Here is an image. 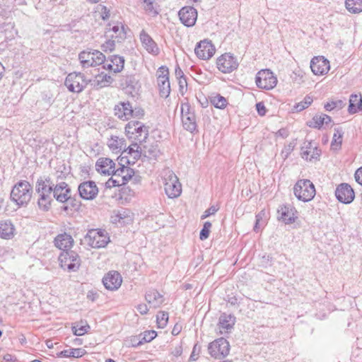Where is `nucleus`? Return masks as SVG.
I'll use <instances>...</instances> for the list:
<instances>
[{
  "mask_svg": "<svg viewBox=\"0 0 362 362\" xmlns=\"http://www.w3.org/2000/svg\"><path fill=\"white\" fill-rule=\"evenodd\" d=\"M33 192V186L28 181L20 180L13 187L10 199L18 207L26 206L31 199Z\"/></svg>",
  "mask_w": 362,
  "mask_h": 362,
  "instance_id": "1",
  "label": "nucleus"
},
{
  "mask_svg": "<svg viewBox=\"0 0 362 362\" xmlns=\"http://www.w3.org/2000/svg\"><path fill=\"white\" fill-rule=\"evenodd\" d=\"M148 127L141 122L132 120L126 124L125 132L129 139L141 144L146 142L148 136Z\"/></svg>",
  "mask_w": 362,
  "mask_h": 362,
  "instance_id": "2",
  "label": "nucleus"
},
{
  "mask_svg": "<svg viewBox=\"0 0 362 362\" xmlns=\"http://www.w3.org/2000/svg\"><path fill=\"white\" fill-rule=\"evenodd\" d=\"M293 193L296 197L303 202L311 201L316 193L313 183L307 179L299 180L293 187Z\"/></svg>",
  "mask_w": 362,
  "mask_h": 362,
  "instance_id": "3",
  "label": "nucleus"
},
{
  "mask_svg": "<svg viewBox=\"0 0 362 362\" xmlns=\"http://www.w3.org/2000/svg\"><path fill=\"white\" fill-rule=\"evenodd\" d=\"M83 241L93 248H100L107 245L110 238L105 230L91 229L88 231Z\"/></svg>",
  "mask_w": 362,
  "mask_h": 362,
  "instance_id": "4",
  "label": "nucleus"
},
{
  "mask_svg": "<svg viewBox=\"0 0 362 362\" xmlns=\"http://www.w3.org/2000/svg\"><path fill=\"white\" fill-rule=\"evenodd\" d=\"M90 82L85 75L81 72H72L66 77L64 85L72 93H79L82 92Z\"/></svg>",
  "mask_w": 362,
  "mask_h": 362,
  "instance_id": "5",
  "label": "nucleus"
},
{
  "mask_svg": "<svg viewBox=\"0 0 362 362\" xmlns=\"http://www.w3.org/2000/svg\"><path fill=\"white\" fill-rule=\"evenodd\" d=\"M164 189L169 198H175L180 196L182 192L181 184L177 177L171 170H167L164 175Z\"/></svg>",
  "mask_w": 362,
  "mask_h": 362,
  "instance_id": "6",
  "label": "nucleus"
},
{
  "mask_svg": "<svg viewBox=\"0 0 362 362\" xmlns=\"http://www.w3.org/2000/svg\"><path fill=\"white\" fill-rule=\"evenodd\" d=\"M59 262L61 268L64 270L68 269L76 272L81 265L79 255L72 250L62 252L59 256Z\"/></svg>",
  "mask_w": 362,
  "mask_h": 362,
  "instance_id": "7",
  "label": "nucleus"
},
{
  "mask_svg": "<svg viewBox=\"0 0 362 362\" xmlns=\"http://www.w3.org/2000/svg\"><path fill=\"white\" fill-rule=\"evenodd\" d=\"M181 115L184 129L191 133L197 132L196 116L194 110L188 103L182 104Z\"/></svg>",
  "mask_w": 362,
  "mask_h": 362,
  "instance_id": "8",
  "label": "nucleus"
},
{
  "mask_svg": "<svg viewBox=\"0 0 362 362\" xmlns=\"http://www.w3.org/2000/svg\"><path fill=\"white\" fill-rule=\"evenodd\" d=\"M209 354L215 358L226 357L230 351L229 342L224 338H218L211 342L208 346Z\"/></svg>",
  "mask_w": 362,
  "mask_h": 362,
  "instance_id": "9",
  "label": "nucleus"
},
{
  "mask_svg": "<svg viewBox=\"0 0 362 362\" xmlns=\"http://www.w3.org/2000/svg\"><path fill=\"white\" fill-rule=\"evenodd\" d=\"M255 83L259 88L270 90L276 86L277 78L269 69H262L257 74Z\"/></svg>",
  "mask_w": 362,
  "mask_h": 362,
  "instance_id": "10",
  "label": "nucleus"
},
{
  "mask_svg": "<svg viewBox=\"0 0 362 362\" xmlns=\"http://www.w3.org/2000/svg\"><path fill=\"white\" fill-rule=\"evenodd\" d=\"M157 83L160 97L167 98L170 93L169 70L165 66H160L157 71Z\"/></svg>",
  "mask_w": 362,
  "mask_h": 362,
  "instance_id": "11",
  "label": "nucleus"
},
{
  "mask_svg": "<svg viewBox=\"0 0 362 362\" xmlns=\"http://www.w3.org/2000/svg\"><path fill=\"white\" fill-rule=\"evenodd\" d=\"M98 187L93 180L83 181L78 186L79 197L84 200H93L98 196Z\"/></svg>",
  "mask_w": 362,
  "mask_h": 362,
  "instance_id": "12",
  "label": "nucleus"
},
{
  "mask_svg": "<svg viewBox=\"0 0 362 362\" xmlns=\"http://www.w3.org/2000/svg\"><path fill=\"white\" fill-rule=\"evenodd\" d=\"M217 68L223 73H230L238 66L237 59L230 54L226 53L217 59Z\"/></svg>",
  "mask_w": 362,
  "mask_h": 362,
  "instance_id": "13",
  "label": "nucleus"
},
{
  "mask_svg": "<svg viewBox=\"0 0 362 362\" xmlns=\"http://www.w3.org/2000/svg\"><path fill=\"white\" fill-rule=\"evenodd\" d=\"M335 196L339 202L348 204L354 201L355 193L350 185L341 183L336 188Z\"/></svg>",
  "mask_w": 362,
  "mask_h": 362,
  "instance_id": "14",
  "label": "nucleus"
},
{
  "mask_svg": "<svg viewBox=\"0 0 362 362\" xmlns=\"http://www.w3.org/2000/svg\"><path fill=\"white\" fill-rule=\"evenodd\" d=\"M181 23L186 27H192L197 20V11L193 6H184L178 12Z\"/></svg>",
  "mask_w": 362,
  "mask_h": 362,
  "instance_id": "15",
  "label": "nucleus"
},
{
  "mask_svg": "<svg viewBox=\"0 0 362 362\" xmlns=\"http://www.w3.org/2000/svg\"><path fill=\"white\" fill-rule=\"evenodd\" d=\"M215 47L210 40H204L199 42L195 48L194 52L197 57L203 60L210 59L215 53Z\"/></svg>",
  "mask_w": 362,
  "mask_h": 362,
  "instance_id": "16",
  "label": "nucleus"
},
{
  "mask_svg": "<svg viewBox=\"0 0 362 362\" xmlns=\"http://www.w3.org/2000/svg\"><path fill=\"white\" fill-rule=\"evenodd\" d=\"M321 150L313 141H305L301 148V156L309 161H316L320 159Z\"/></svg>",
  "mask_w": 362,
  "mask_h": 362,
  "instance_id": "17",
  "label": "nucleus"
},
{
  "mask_svg": "<svg viewBox=\"0 0 362 362\" xmlns=\"http://www.w3.org/2000/svg\"><path fill=\"white\" fill-rule=\"evenodd\" d=\"M310 69L315 75H323L329 70V62L324 57H315L310 62Z\"/></svg>",
  "mask_w": 362,
  "mask_h": 362,
  "instance_id": "18",
  "label": "nucleus"
},
{
  "mask_svg": "<svg viewBox=\"0 0 362 362\" xmlns=\"http://www.w3.org/2000/svg\"><path fill=\"white\" fill-rule=\"evenodd\" d=\"M102 282L107 290L117 291L122 283L120 273H107L103 278Z\"/></svg>",
  "mask_w": 362,
  "mask_h": 362,
  "instance_id": "19",
  "label": "nucleus"
},
{
  "mask_svg": "<svg viewBox=\"0 0 362 362\" xmlns=\"http://www.w3.org/2000/svg\"><path fill=\"white\" fill-rule=\"evenodd\" d=\"M54 187L55 185L49 176H41L36 182L35 191L37 194H52Z\"/></svg>",
  "mask_w": 362,
  "mask_h": 362,
  "instance_id": "20",
  "label": "nucleus"
},
{
  "mask_svg": "<svg viewBox=\"0 0 362 362\" xmlns=\"http://www.w3.org/2000/svg\"><path fill=\"white\" fill-rule=\"evenodd\" d=\"M53 197L59 203H65L71 193V187L65 182H61L55 185Z\"/></svg>",
  "mask_w": 362,
  "mask_h": 362,
  "instance_id": "21",
  "label": "nucleus"
},
{
  "mask_svg": "<svg viewBox=\"0 0 362 362\" xmlns=\"http://www.w3.org/2000/svg\"><path fill=\"white\" fill-rule=\"evenodd\" d=\"M124 58L119 55H112L106 59L103 66L104 69L112 71L114 73H119L122 71L124 66Z\"/></svg>",
  "mask_w": 362,
  "mask_h": 362,
  "instance_id": "22",
  "label": "nucleus"
},
{
  "mask_svg": "<svg viewBox=\"0 0 362 362\" xmlns=\"http://www.w3.org/2000/svg\"><path fill=\"white\" fill-rule=\"evenodd\" d=\"M139 37L142 45L148 53L155 56L160 53L157 44L144 30H141Z\"/></svg>",
  "mask_w": 362,
  "mask_h": 362,
  "instance_id": "23",
  "label": "nucleus"
},
{
  "mask_svg": "<svg viewBox=\"0 0 362 362\" xmlns=\"http://www.w3.org/2000/svg\"><path fill=\"white\" fill-rule=\"evenodd\" d=\"M115 115L122 120H128L132 116L133 107L129 101L120 102L114 108Z\"/></svg>",
  "mask_w": 362,
  "mask_h": 362,
  "instance_id": "24",
  "label": "nucleus"
},
{
  "mask_svg": "<svg viewBox=\"0 0 362 362\" xmlns=\"http://www.w3.org/2000/svg\"><path fill=\"white\" fill-rule=\"evenodd\" d=\"M111 175L119 179L122 184L125 185L134 175V170L129 166L122 165V167H119L117 169L115 168Z\"/></svg>",
  "mask_w": 362,
  "mask_h": 362,
  "instance_id": "25",
  "label": "nucleus"
},
{
  "mask_svg": "<svg viewBox=\"0 0 362 362\" xmlns=\"http://www.w3.org/2000/svg\"><path fill=\"white\" fill-rule=\"evenodd\" d=\"M115 165V163L109 158H100L95 163L98 172L108 175L114 172Z\"/></svg>",
  "mask_w": 362,
  "mask_h": 362,
  "instance_id": "26",
  "label": "nucleus"
},
{
  "mask_svg": "<svg viewBox=\"0 0 362 362\" xmlns=\"http://www.w3.org/2000/svg\"><path fill=\"white\" fill-rule=\"evenodd\" d=\"M55 246L64 251H69L74 244V239L71 235L66 233L59 234L54 238Z\"/></svg>",
  "mask_w": 362,
  "mask_h": 362,
  "instance_id": "27",
  "label": "nucleus"
},
{
  "mask_svg": "<svg viewBox=\"0 0 362 362\" xmlns=\"http://www.w3.org/2000/svg\"><path fill=\"white\" fill-rule=\"evenodd\" d=\"M296 209L291 205H283L278 209V214H280V220L286 224L292 223L295 221Z\"/></svg>",
  "mask_w": 362,
  "mask_h": 362,
  "instance_id": "28",
  "label": "nucleus"
},
{
  "mask_svg": "<svg viewBox=\"0 0 362 362\" xmlns=\"http://www.w3.org/2000/svg\"><path fill=\"white\" fill-rule=\"evenodd\" d=\"M145 299L149 305L156 308L164 302V297L156 289H149L145 294Z\"/></svg>",
  "mask_w": 362,
  "mask_h": 362,
  "instance_id": "29",
  "label": "nucleus"
},
{
  "mask_svg": "<svg viewBox=\"0 0 362 362\" xmlns=\"http://www.w3.org/2000/svg\"><path fill=\"white\" fill-rule=\"evenodd\" d=\"M141 145L139 142L132 141L127 148H123L122 155L129 156L132 158V164L142 156V152L141 149Z\"/></svg>",
  "mask_w": 362,
  "mask_h": 362,
  "instance_id": "30",
  "label": "nucleus"
},
{
  "mask_svg": "<svg viewBox=\"0 0 362 362\" xmlns=\"http://www.w3.org/2000/svg\"><path fill=\"white\" fill-rule=\"evenodd\" d=\"M235 321L236 317L233 315L223 313L219 317L218 325L220 329L228 332L233 328Z\"/></svg>",
  "mask_w": 362,
  "mask_h": 362,
  "instance_id": "31",
  "label": "nucleus"
},
{
  "mask_svg": "<svg viewBox=\"0 0 362 362\" xmlns=\"http://www.w3.org/2000/svg\"><path fill=\"white\" fill-rule=\"evenodd\" d=\"M362 111V95L359 94H351L349 98L348 112L354 115Z\"/></svg>",
  "mask_w": 362,
  "mask_h": 362,
  "instance_id": "32",
  "label": "nucleus"
},
{
  "mask_svg": "<svg viewBox=\"0 0 362 362\" xmlns=\"http://www.w3.org/2000/svg\"><path fill=\"white\" fill-rule=\"evenodd\" d=\"M141 149L142 156L148 159L156 160L160 155V152L158 147V144L145 145L141 144Z\"/></svg>",
  "mask_w": 362,
  "mask_h": 362,
  "instance_id": "33",
  "label": "nucleus"
},
{
  "mask_svg": "<svg viewBox=\"0 0 362 362\" xmlns=\"http://www.w3.org/2000/svg\"><path fill=\"white\" fill-rule=\"evenodd\" d=\"M120 85L124 89L127 90L130 93L135 91L139 88L138 80L134 75H127L122 76L120 80Z\"/></svg>",
  "mask_w": 362,
  "mask_h": 362,
  "instance_id": "34",
  "label": "nucleus"
},
{
  "mask_svg": "<svg viewBox=\"0 0 362 362\" xmlns=\"http://www.w3.org/2000/svg\"><path fill=\"white\" fill-rule=\"evenodd\" d=\"M54 102L53 93L50 90H45L41 92L40 99L37 100L40 106L47 110Z\"/></svg>",
  "mask_w": 362,
  "mask_h": 362,
  "instance_id": "35",
  "label": "nucleus"
},
{
  "mask_svg": "<svg viewBox=\"0 0 362 362\" xmlns=\"http://www.w3.org/2000/svg\"><path fill=\"white\" fill-rule=\"evenodd\" d=\"M14 226L11 221H0V238L11 239L13 236Z\"/></svg>",
  "mask_w": 362,
  "mask_h": 362,
  "instance_id": "36",
  "label": "nucleus"
},
{
  "mask_svg": "<svg viewBox=\"0 0 362 362\" xmlns=\"http://www.w3.org/2000/svg\"><path fill=\"white\" fill-rule=\"evenodd\" d=\"M93 55H94L93 49L83 50L78 54V59L83 68L93 66Z\"/></svg>",
  "mask_w": 362,
  "mask_h": 362,
  "instance_id": "37",
  "label": "nucleus"
},
{
  "mask_svg": "<svg viewBox=\"0 0 362 362\" xmlns=\"http://www.w3.org/2000/svg\"><path fill=\"white\" fill-rule=\"evenodd\" d=\"M86 353V350L82 348H71L69 349H64L57 354L58 357L61 358H80L82 357Z\"/></svg>",
  "mask_w": 362,
  "mask_h": 362,
  "instance_id": "38",
  "label": "nucleus"
},
{
  "mask_svg": "<svg viewBox=\"0 0 362 362\" xmlns=\"http://www.w3.org/2000/svg\"><path fill=\"white\" fill-rule=\"evenodd\" d=\"M141 1L144 4V10L148 15L156 17L160 13V6L156 3V0Z\"/></svg>",
  "mask_w": 362,
  "mask_h": 362,
  "instance_id": "39",
  "label": "nucleus"
},
{
  "mask_svg": "<svg viewBox=\"0 0 362 362\" xmlns=\"http://www.w3.org/2000/svg\"><path fill=\"white\" fill-rule=\"evenodd\" d=\"M68 197L69 199L66 202L68 204L63 206V211H68L69 210H71L74 211H78L82 206L81 202L76 197V195L71 196V193Z\"/></svg>",
  "mask_w": 362,
  "mask_h": 362,
  "instance_id": "40",
  "label": "nucleus"
},
{
  "mask_svg": "<svg viewBox=\"0 0 362 362\" xmlns=\"http://www.w3.org/2000/svg\"><path fill=\"white\" fill-rule=\"evenodd\" d=\"M52 194H39V199L37 201V205L40 210L43 211H47L51 207V204L53 201Z\"/></svg>",
  "mask_w": 362,
  "mask_h": 362,
  "instance_id": "41",
  "label": "nucleus"
},
{
  "mask_svg": "<svg viewBox=\"0 0 362 362\" xmlns=\"http://www.w3.org/2000/svg\"><path fill=\"white\" fill-rule=\"evenodd\" d=\"M157 336V332L154 330H147L139 334V337H142L136 344H133L134 347L142 345L144 343L151 341Z\"/></svg>",
  "mask_w": 362,
  "mask_h": 362,
  "instance_id": "42",
  "label": "nucleus"
},
{
  "mask_svg": "<svg viewBox=\"0 0 362 362\" xmlns=\"http://www.w3.org/2000/svg\"><path fill=\"white\" fill-rule=\"evenodd\" d=\"M346 9L352 13H359L362 11V0H346Z\"/></svg>",
  "mask_w": 362,
  "mask_h": 362,
  "instance_id": "43",
  "label": "nucleus"
},
{
  "mask_svg": "<svg viewBox=\"0 0 362 362\" xmlns=\"http://www.w3.org/2000/svg\"><path fill=\"white\" fill-rule=\"evenodd\" d=\"M124 142L125 141L123 139H120L117 136H112L108 140L107 144L112 150L122 151L126 147Z\"/></svg>",
  "mask_w": 362,
  "mask_h": 362,
  "instance_id": "44",
  "label": "nucleus"
},
{
  "mask_svg": "<svg viewBox=\"0 0 362 362\" xmlns=\"http://www.w3.org/2000/svg\"><path fill=\"white\" fill-rule=\"evenodd\" d=\"M344 132L340 128H336L331 143V148L337 150L341 148Z\"/></svg>",
  "mask_w": 362,
  "mask_h": 362,
  "instance_id": "45",
  "label": "nucleus"
},
{
  "mask_svg": "<svg viewBox=\"0 0 362 362\" xmlns=\"http://www.w3.org/2000/svg\"><path fill=\"white\" fill-rule=\"evenodd\" d=\"M113 81V78L110 75L101 73L96 76V86L98 88L108 86Z\"/></svg>",
  "mask_w": 362,
  "mask_h": 362,
  "instance_id": "46",
  "label": "nucleus"
},
{
  "mask_svg": "<svg viewBox=\"0 0 362 362\" xmlns=\"http://www.w3.org/2000/svg\"><path fill=\"white\" fill-rule=\"evenodd\" d=\"M313 98L307 95L300 103H296L292 108L293 112H299L308 107L313 103Z\"/></svg>",
  "mask_w": 362,
  "mask_h": 362,
  "instance_id": "47",
  "label": "nucleus"
},
{
  "mask_svg": "<svg viewBox=\"0 0 362 362\" xmlns=\"http://www.w3.org/2000/svg\"><path fill=\"white\" fill-rule=\"evenodd\" d=\"M306 124L309 127L320 129L324 124L322 114L315 115L311 120L306 122Z\"/></svg>",
  "mask_w": 362,
  "mask_h": 362,
  "instance_id": "48",
  "label": "nucleus"
},
{
  "mask_svg": "<svg viewBox=\"0 0 362 362\" xmlns=\"http://www.w3.org/2000/svg\"><path fill=\"white\" fill-rule=\"evenodd\" d=\"M90 329V326L86 322L85 325H79L77 324L72 327L73 334L76 336H83L87 333Z\"/></svg>",
  "mask_w": 362,
  "mask_h": 362,
  "instance_id": "49",
  "label": "nucleus"
},
{
  "mask_svg": "<svg viewBox=\"0 0 362 362\" xmlns=\"http://www.w3.org/2000/svg\"><path fill=\"white\" fill-rule=\"evenodd\" d=\"M346 105V103L341 100H335V101H331V102H329V103H327L325 106H324V108L325 109L326 111H332L334 109H338V110H341L342 109L344 106Z\"/></svg>",
  "mask_w": 362,
  "mask_h": 362,
  "instance_id": "50",
  "label": "nucleus"
},
{
  "mask_svg": "<svg viewBox=\"0 0 362 362\" xmlns=\"http://www.w3.org/2000/svg\"><path fill=\"white\" fill-rule=\"evenodd\" d=\"M168 321V313L160 311L156 315V322L159 328H164Z\"/></svg>",
  "mask_w": 362,
  "mask_h": 362,
  "instance_id": "51",
  "label": "nucleus"
},
{
  "mask_svg": "<svg viewBox=\"0 0 362 362\" xmlns=\"http://www.w3.org/2000/svg\"><path fill=\"white\" fill-rule=\"evenodd\" d=\"M211 103L215 107L218 109H223L228 105L227 100L221 95L214 97L211 100Z\"/></svg>",
  "mask_w": 362,
  "mask_h": 362,
  "instance_id": "52",
  "label": "nucleus"
},
{
  "mask_svg": "<svg viewBox=\"0 0 362 362\" xmlns=\"http://www.w3.org/2000/svg\"><path fill=\"white\" fill-rule=\"evenodd\" d=\"M94 55H93V59H94L93 62V66H96L100 64L104 65L105 63V56L100 51L93 49Z\"/></svg>",
  "mask_w": 362,
  "mask_h": 362,
  "instance_id": "53",
  "label": "nucleus"
},
{
  "mask_svg": "<svg viewBox=\"0 0 362 362\" xmlns=\"http://www.w3.org/2000/svg\"><path fill=\"white\" fill-rule=\"evenodd\" d=\"M211 222L206 221L204 223L203 228H202V230H201V231L199 233V238H200V240H206L209 238V233H210V230H211Z\"/></svg>",
  "mask_w": 362,
  "mask_h": 362,
  "instance_id": "54",
  "label": "nucleus"
},
{
  "mask_svg": "<svg viewBox=\"0 0 362 362\" xmlns=\"http://www.w3.org/2000/svg\"><path fill=\"white\" fill-rule=\"evenodd\" d=\"M111 30L116 34V37H119L120 39L126 37V32L124 25H122L121 28H119V25H114Z\"/></svg>",
  "mask_w": 362,
  "mask_h": 362,
  "instance_id": "55",
  "label": "nucleus"
},
{
  "mask_svg": "<svg viewBox=\"0 0 362 362\" xmlns=\"http://www.w3.org/2000/svg\"><path fill=\"white\" fill-rule=\"evenodd\" d=\"M115 42L112 40H107L103 43L101 46L102 50L103 52H112L115 49Z\"/></svg>",
  "mask_w": 362,
  "mask_h": 362,
  "instance_id": "56",
  "label": "nucleus"
},
{
  "mask_svg": "<svg viewBox=\"0 0 362 362\" xmlns=\"http://www.w3.org/2000/svg\"><path fill=\"white\" fill-rule=\"evenodd\" d=\"M179 92L181 95H184L187 90V82L186 78L178 79Z\"/></svg>",
  "mask_w": 362,
  "mask_h": 362,
  "instance_id": "57",
  "label": "nucleus"
},
{
  "mask_svg": "<svg viewBox=\"0 0 362 362\" xmlns=\"http://www.w3.org/2000/svg\"><path fill=\"white\" fill-rule=\"evenodd\" d=\"M123 185L120 182L119 179L117 177H110L106 182H105V187L107 188H112L113 187L116 186H122Z\"/></svg>",
  "mask_w": 362,
  "mask_h": 362,
  "instance_id": "58",
  "label": "nucleus"
},
{
  "mask_svg": "<svg viewBox=\"0 0 362 362\" xmlns=\"http://www.w3.org/2000/svg\"><path fill=\"white\" fill-rule=\"evenodd\" d=\"M200 349L201 346L197 343L194 345L192 351L189 356L190 361H195L197 360Z\"/></svg>",
  "mask_w": 362,
  "mask_h": 362,
  "instance_id": "59",
  "label": "nucleus"
},
{
  "mask_svg": "<svg viewBox=\"0 0 362 362\" xmlns=\"http://www.w3.org/2000/svg\"><path fill=\"white\" fill-rule=\"evenodd\" d=\"M218 208L215 206H211L208 209H206L204 214L201 216V219H205L207 217L210 216L211 215L214 214L217 211Z\"/></svg>",
  "mask_w": 362,
  "mask_h": 362,
  "instance_id": "60",
  "label": "nucleus"
},
{
  "mask_svg": "<svg viewBox=\"0 0 362 362\" xmlns=\"http://www.w3.org/2000/svg\"><path fill=\"white\" fill-rule=\"evenodd\" d=\"M118 165H119V167H122V165H125L126 164L127 165H133L132 164V160H131L130 158H128L127 156H121L118 158Z\"/></svg>",
  "mask_w": 362,
  "mask_h": 362,
  "instance_id": "61",
  "label": "nucleus"
},
{
  "mask_svg": "<svg viewBox=\"0 0 362 362\" xmlns=\"http://www.w3.org/2000/svg\"><path fill=\"white\" fill-rule=\"evenodd\" d=\"M256 110L259 115L264 116L267 113L266 107L262 102L257 103L256 104Z\"/></svg>",
  "mask_w": 362,
  "mask_h": 362,
  "instance_id": "62",
  "label": "nucleus"
},
{
  "mask_svg": "<svg viewBox=\"0 0 362 362\" xmlns=\"http://www.w3.org/2000/svg\"><path fill=\"white\" fill-rule=\"evenodd\" d=\"M87 299L94 302L99 298V293L95 290L88 291L87 293Z\"/></svg>",
  "mask_w": 362,
  "mask_h": 362,
  "instance_id": "63",
  "label": "nucleus"
},
{
  "mask_svg": "<svg viewBox=\"0 0 362 362\" xmlns=\"http://www.w3.org/2000/svg\"><path fill=\"white\" fill-rule=\"evenodd\" d=\"M354 177L356 181L362 186V166L356 170Z\"/></svg>",
  "mask_w": 362,
  "mask_h": 362,
  "instance_id": "64",
  "label": "nucleus"
}]
</instances>
